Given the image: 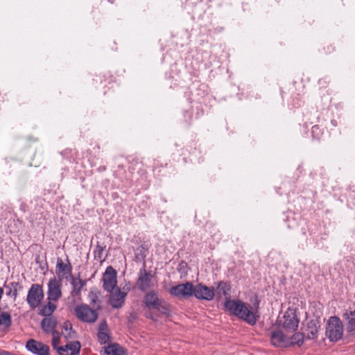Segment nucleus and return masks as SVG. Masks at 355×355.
Wrapping results in <instances>:
<instances>
[{
	"mask_svg": "<svg viewBox=\"0 0 355 355\" xmlns=\"http://www.w3.org/2000/svg\"><path fill=\"white\" fill-rule=\"evenodd\" d=\"M304 337L305 336H304V334H302V333H300V332L294 334L291 337V338L288 339V340H289V345H297L298 346H300L301 345H302V343L304 342Z\"/></svg>",
	"mask_w": 355,
	"mask_h": 355,
	"instance_id": "a878e982",
	"label": "nucleus"
},
{
	"mask_svg": "<svg viewBox=\"0 0 355 355\" xmlns=\"http://www.w3.org/2000/svg\"><path fill=\"white\" fill-rule=\"evenodd\" d=\"M272 344L275 347H288L289 340L281 331H273L270 336Z\"/></svg>",
	"mask_w": 355,
	"mask_h": 355,
	"instance_id": "dca6fc26",
	"label": "nucleus"
},
{
	"mask_svg": "<svg viewBox=\"0 0 355 355\" xmlns=\"http://www.w3.org/2000/svg\"><path fill=\"white\" fill-rule=\"evenodd\" d=\"M103 287L105 291L112 293L116 286V272L112 267L108 266L103 275Z\"/></svg>",
	"mask_w": 355,
	"mask_h": 355,
	"instance_id": "6e6552de",
	"label": "nucleus"
},
{
	"mask_svg": "<svg viewBox=\"0 0 355 355\" xmlns=\"http://www.w3.org/2000/svg\"><path fill=\"white\" fill-rule=\"evenodd\" d=\"M278 324L287 331H295L299 325L300 319L297 314L295 309L288 308L283 314L279 317Z\"/></svg>",
	"mask_w": 355,
	"mask_h": 355,
	"instance_id": "7ed1b4c3",
	"label": "nucleus"
},
{
	"mask_svg": "<svg viewBox=\"0 0 355 355\" xmlns=\"http://www.w3.org/2000/svg\"><path fill=\"white\" fill-rule=\"evenodd\" d=\"M55 272L60 280L67 279L71 275V265L69 262L65 263L61 258H58Z\"/></svg>",
	"mask_w": 355,
	"mask_h": 355,
	"instance_id": "ddd939ff",
	"label": "nucleus"
},
{
	"mask_svg": "<svg viewBox=\"0 0 355 355\" xmlns=\"http://www.w3.org/2000/svg\"><path fill=\"white\" fill-rule=\"evenodd\" d=\"M48 300L58 301L62 296L61 284L55 277L49 280L48 284Z\"/></svg>",
	"mask_w": 355,
	"mask_h": 355,
	"instance_id": "9b49d317",
	"label": "nucleus"
},
{
	"mask_svg": "<svg viewBox=\"0 0 355 355\" xmlns=\"http://www.w3.org/2000/svg\"><path fill=\"white\" fill-rule=\"evenodd\" d=\"M71 284L72 286L71 295L79 297L83 288L86 285V281L72 277Z\"/></svg>",
	"mask_w": 355,
	"mask_h": 355,
	"instance_id": "6ab92c4d",
	"label": "nucleus"
},
{
	"mask_svg": "<svg viewBox=\"0 0 355 355\" xmlns=\"http://www.w3.org/2000/svg\"><path fill=\"white\" fill-rule=\"evenodd\" d=\"M346 320V329L348 332L355 330V311H350L344 314Z\"/></svg>",
	"mask_w": 355,
	"mask_h": 355,
	"instance_id": "4be33fe9",
	"label": "nucleus"
},
{
	"mask_svg": "<svg viewBox=\"0 0 355 355\" xmlns=\"http://www.w3.org/2000/svg\"><path fill=\"white\" fill-rule=\"evenodd\" d=\"M105 249V246L97 244L95 250H94V259L100 262H103L105 260L103 257V251Z\"/></svg>",
	"mask_w": 355,
	"mask_h": 355,
	"instance_id": "cd10ccee",
	"label": "nucleus"
},
{
	"mask_svg": "<svg viewBox=\"0 0 355 355\" xmlns=\"http://www.w3.org/2000/svg\"><path fill=\"white\" fill-rule=\"evenodd\" d=\"M153 275L150 272H148L145 268L140 270L138 276L137 285L138 288L141 291H145L152 287Z\"/></svg>",
	"mask_w": 355,
	"mask_h": 355,
	"instance_id": "f8f14e48",
	"label": "nucleus"
},
{
	"mask_svg": "<svg viewBox=\"0 0 355 355\" xmlns=\"http://www.w3.org/2000/svg\"><path fill=\"white\" fill-rule=\"evenodd\" d=\"M44 298V292L42 286L37 284H32L28 290L26 301L31 309L38 307Z\"/></svg>",
	"mask_w": 355,
	"mask_h": 355,
	"instance_id": "423d86ee",
	"label": "nucleus"
},
{
	"mask_svg": "<svg viewBox=\"0 0 355 355\" xmlns=\"http://www.w3.org/2000/svg\"><path fill=\"white\" fill-rule=\"evenodd\" d=\"M193 295L199 300L211 301L214 297V291L212 288L204 284H198L195 286H193Z\"/></svg>",
	"mask_w": 355,
	"mask_h": 355,
	"instance_id": "1a4fd4ad",
	"label": "nucleus"
},
{
	"mask_svg": "<svg viewBox=\"0 0 355 355\" xmlns=\"http://www.w3.org/2000/svg\"><path fill=\"white\" fill-rule=\"evenodd\" d=\"M11 324L12 319L10 314L8 312H1L0 313V327L8 329Z\"/></svg>",
	"mask_w": 355,
	"mask_h": 355,
	"instance_id": "b1692460",
	"label": "nucleus"
},
{
	"mask_svg": "<svg viewBox=\"0 0 355 355\" xmlns=\"http://www.w3.org/2000/svg\"><path fill=\"white\" fill-rule=\"evenodd\" d=\"M314 129H318V127L317 126L313 127V131H314Z\"/></svg>",
	"mask_w": 355,
	"mask_h": 355,
	"instance_id": "2f4dec72",
	"label": "nucleus"
},
{
	"mask_svg": "<svg viewBox=\"0 0 355 355\" xmlns=\"http://www.w3.org/2000/svg\"><path fill=\"white\" fill-rule=\"evenodd\" d=\"M6 289V295L12 297L15 301L18 295V291L22 288L19 282H10L8 284H4Z\"/></svg>",
	"mask_w": 355,
	"mask_h": 355,
	"instance_id": "aec40b11",
	"label": "nucleus"
},
{
	"mask_svg": "<svg viewBox=\"0 0 355 355\" xmlns=\"http://www.w3.org/2000/svg\"><path fill=\"white\" fill-rule=\"evenodd\" d=\"M56 309V305L51 303V301L46 305L43 306L40 309V314L46 316L51 317L53 311Z\"/></svg>",
	"mask_w": 355,
	"mask_h": 355,
	"instance_id": "393cba45",
	"label": "nucleus"
},
{
	"mask_svg": "<svg viewBox=\"0 0 355 355\" xmlns=\"http://www.w3.org/2000/svg\"><path fill=\"white\" fill-rule=\"evenodd\" d=\"M80 349V343L78 341H73L60 347V348H58V353L60 355H78Z\"/></svg>",
	"mask_w": 355,
	"mask_h": 355,
	"instance_id": "4468645a",
	"label": "nucleus"
},
{
	"mask_svg": "<svg viewBox=\"0 0 355 355\" xmlns=\"http://www.w3.org/2000/svg\"><path fill=\"white\" fill-rule=\"evenodd\" d=\"M230 291V286L223 282H220L218 283L217 286V292L219 294H223L225 296H229Z\"/></svg>",
	"mask_w": 355,
	"mask_h": 355,
	"instance_id": "bb28decb",
	"label": "nucleus"
},
{
	"mask_svg": "<svg viewBox=\"0 0 355 355\" xmlns=\"http://www.w3.org/2000/svg\"><path fill=\"white\" fill-rule=\"evenodd\" d=\"M169 294L179 299H187L193 294V285L191 282H187L184 284H179L172 286L169 291Z\"/></svg>",
	"mask_w": 355,
	"mask_h": 355,
	"instance_id": "0eeeda50",
	"label": "nucleus"
},
{
	"mask_svg": "<svg viewBox=\"0 0 355 355\" xmlns=\"http://www.w3.org/2000/svg\"><path fill=\"white\" fill-rule=\"evenodd\" d=\"M107 325L105 321H103L99 324L98 332L97 334L98 340L101 344H106L110 341V336L107 333Z\"/></svg>",
	"mask_w": 355,
	"mask_h": 355,
	"instance_id": "a211bd4d",
	"label": "nucleus"
},
{
	"mask_svg": "<svg viewBox=\"0 0 355 355\" xmlns=\"http://www.w3.org/2000/svg\"><path fill=\"white\" fill-rule=\"evenodd\" d=\"M56 320L53 317H46L42 320L41 325L43 330L46 332L55 331Z\"/></svg>",
	"mask_w": 355,
	"mask_h": 355,
	"instance_id": "412c9836",
	"label": "nucleus"
},
{
	"mask_svg": "<svg viewBox=\"0 0 355 355\" xmlns=\"http://www.w3.org/2000/svg\"><path fill=\"white\" fill-rule=\"evenodd\" d=\"M149 318L153 320H156V319L154 318V316L153 315H150L149 316H148Z\"/></svg>",
	"mask_w": 355,
	"mask_h": 355,
	"instance_id": "7c9ffc66",
	"label": "nucleus"
},
{
	"mask_svg": "<svg viewBox=\"0 0 355 355\" xmlns=\"http://www.w3.org/2000/svg\"><path fill=\"white\" fill-rule=\"evenodd\" d=\"M320 325L317 320H310L307 322L306 327L303 333L309 340H313L318 338Z\"/></svg>",
	"mask_w": 355,
	"mask_h": 355,
	"instance_id": "2eb2a0df",
	"label": "nucleus"
},
{
	"mask_svg": "<svg viewBox=\"0 0 355 355\" xmlns=\"http://www.w3.org/2000/svg\"><path fill=\"white\" fill-rule=\"evenodd\" d=\"M225 307L231 314L251 325L254 324L259 317L258 314L259 302L257 300L252 306L239 300L227 299L225 302Z\"/></svg>",
	"mask_w": 355,
	"mask_h": 355,
	"instance_id": "f257e3e1",
	"label": "nucleus"
},
{
	"mask_svg": "<svg viewBox=\"0 0 355 355\" xmlns=\"http://www.w3.org/2000/svg\"><path fill=\"white\" fill-rule=\"evenodd\" d=\"M343 335V325L339 318L331 317L326 327V336L331 342H336L341 339Z\"/></svg>",
	"mask_w": 355,
	"mask_h": 355,
	"instance_id": "20e7f679",
	"label": "nucleus"
},
{
	"mask_svg": "<svg viewBox=\"0 0 355 355\" xmlns=\"http://www.w3.org/2000/svg\"><path fill=\"white\" fill-rule=\"evenodd\" d=\"M26 349L34 354L49 355V347L43 343L30 339L26 342Z\"/></svg>",
	"mask_w": 355,
	"mask_h": 355,
	"instance_id": "9d476101",
	"label": "nucleus"
},
{
	"mask_svg": "<svg viewBox=\"0 0 355 355\" xmlns=\"http://www.w3.org/2000/svg\"><path fill=\"white\" fill-rule=\"evenodd\" d=\"M127 293L117 288L110 295V304L114 308H120L123 306Z\"/></svg>",
	"mask_w": 355,
	"mask_h": 355,
	"instance_id": "f3484780",
	"label": "nucleus"
},
{
	"mask_svg": "<svg viewBox=\"0 0 355 355\" xmlns=\"http://www.w3.org/2000/svg\"><path fill=\"white\" fill-rule=\"evenodd\" d=\"M74 313L79 320L86 323H94L98 317V312L85 304L76 306L74 309Z\"/></svg>",
	"mask_w": 355,
	"mask_h": 355,
	"instance_id": "39448f33",
	"label": "nucleus"
},
{
	"mask_svg": "<svg viewBox=\"0 0 355 355\" xmlns=\"http://www.w3.org/2000/svg\"><path fill=\"white\" fill-rule=\"evenodd\" d=\"M143 302L149 309H155L161 314L166 316L171 315V306L163 299L159 298L157 292L155 291L148 292L144 295Z\"/></svg>",
	"mask_w": 355,
	"mask_h": 355,
	"instance_id": "f03ea898",
	"label": "nucleus"
},
{
	"mask_svg": "<svg viewBox=\"0 0 355 355\" xmlns=\"http://www.w3.org/2000/svg\"><path fill=\"white\" fill-rule=\"evenodd\" d=\"M89 298L90 300L91 304H95L98 301V296L97 293L93 291L89 292Z\"/></svg>",
	"mask_w": 355,
	"mask_h": 355,
	"instance_id": "c756f323",
	"label": "nucleus"
},
{
	"mask_svg": "<svg viewBox=\"0 0 355 355\" xmlns=\"http://www.w3.org/2000/svg\"><path fill=\"white\" fill-rule=\"evenodd\" d=\"M123 348L118 344H112L105 347V355H123Z\"/></svg>",
	"mask_w": 355,
	"mask_h": 355,
	"instance_id": "5701e85b",
	"label": "nucleus"
},
{
	"mask_svg": "<svg viewBox=\"0 0 355 355\" xmlns=\"http://www.w3.org/2000/svg\"><path fill=\"white\" fill-rule=\"evenodd\" d=\"M51 334H52V340H51L52 346L58 352V348H60V347L58 346V344L60 343V334L57 331H53Z\"/></svg>",
	"mask_w": 355,
	"mask_h": 355,
	"instance_id": "c85d7f7f",
	"label": "nucleus"
}]
</instances>
